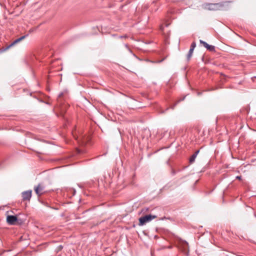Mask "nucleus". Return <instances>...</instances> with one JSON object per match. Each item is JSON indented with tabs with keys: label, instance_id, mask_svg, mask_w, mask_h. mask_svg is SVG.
Wrapping results in <instances>:
<instances>
[{
	"label": "nucleus",
	"instance_id": "f257e3e1",
	"mask_svg": "<svg viewBox=\"0 0 256 256\" xmlns=\"http://www.w3.org/2000/svg\"><path fill=\"white\" fill-rule=\"evenodd\" d=\"M156 218V216H152L151 214H148L144 216L140 217L139 218V225L143 226L145 224L146 222L151 221L152 220Z\"/></svg>",
	"mask_w": 256,
	"mask_h": 256
},
{
	"label": "nucleus",
	"instance_id": "f03ea898",
	"mask_svg": "<svg viewBox=\"0 0 256 256\" xmlns=\"http://www.w3.org/2000/svg\"><path fill=\"white\" fill-rule=\"evenodd\" d=\"M45 187L42 184H39L34 187V190L36 194L39 196L46 192Z\"/></svg>",
	"mask_w": 256,
	"mask_h": 256
},
{
	"label": "nucleus",
	"instance_id": "7ed1b4c3",
	"mask_svg": "<svg viewBox=\"0 0 256 256\" xmlns=\"http://www.w3.org/2000/svg\"><path fill=\"white\" fill-rule=\"evenodd\" d=\"M26 36H21L20 38H17L16 40H14L11 44L8 46L6 48H3L2 49L0 50L1 52H4L8 50L10 48H11L12 46H14L15 44H17L18 42H20L22 40H24Z\"/></svg>",
	"mask_w": 256,
	"mask_h": 256
},
{
	"label": "nucleus",
	"instance_id": "20e7f679",
	"mask_svg": "<svg viewBox=\"0 0 256 256\" xmlns=\"http://www.w3.org/2000/svg\"><path fill=\"white\" fill-rule=\"evenodd\" d=\"M76 139L81 145L86 144L90 140L88 137L82 135H80L79 137H76Z\"/></svg>",
	"mask_w": 256,
	"mask_h": 256
},
{
	"label": "nucleus",
	"instance_id": "39448f33",
	"mask_svg": "<svg viewBox=\"0 0 256 256\" xmlns=\"http://www.w3.org/2000/svg\"><path fill=\"white\" fill-rule=\"evenodd\" d=\"M196 46V42H192V44H191L190 48L188 51V52L186 55L187 60L189 61L190 60V58L192 56V54H193L194 49L195 48Z\"/></svg>",
	"mask_w": 256,
	"mask_h": 256
},
{
	"label": "nucleus",
	"instance_id": "423d86ee",
	"mask_svg": "<svg viewBox=\"0 0 256 256\" xmlns=\"http://www.w3.org/2000/svg\"><path fill=\"white\" fill-rule=\"evenodd\" d=\"M32 192L31 190L25 191L22 192V197L23 200H30L32 197Z\"/></svg>",
	"mask_w": 256,
	"mask_h": 256
},
{
	"label": "nucleus",
	"instance_id": "0eeeda50",
	"mask_svg": "<svg viewBox=\"0 0 256 256\" xmlns=\"http://www.w3.org/2000/svg\"><path fill=\"white\" fill-rule=\"evenodd\" d=\"M6 220L9 224H14L18 220V218L16 216H8Z\"/></svg>",
	"mask_w": 256,
	"mask_h": 256
},
{
	"label": "nucleus",
	"instance_id": "6e6552de",
	"mask_svg": "<svg viewBox=\"0 0 256 256\" xmlns=\"http://www.w3.org/2000/svg\"><path fill=\"white\" fill-rule=\"evenodd\" d=\"M199 152L200 150L196 151L195 152L190 156V158L189 159L190 163L192 164L195 161V159Z\"/></svg>",
	"mask_w": 256,
	"mask_h": 256
},
{
	"label": "nucleus",
	"instance_id": "1a4fd4ad",
	"mask_svg": "<svg viewBox=\"0 0 256 256\" xmlns=\"http://www.w3.org/2000/svg\"><path fill=\"white\" fill-rule=\"evenodd\" d=\"M186 98V96H184V97H182V98H180L178 100H177V102L174 104L172 106V108L174 109V107L178 103L180 102L181 101H182L184 100Z\"/></svg>",
	"mask_w": 256,
	"mask_h": 256
},
{
	"label": "nucleus",
	"instance_id": "9d476101",
	"mask_svg": "<svg viewBox=\"0 0 256 256\" xmlns=\"http://www.w3.org/2000/svg\"><path fill=\"white\" fill-rule=\"evenodd\" d=\"M206 49L210 52H215V47L212 45H210Z\"/></svg>",
	"mask_w": 256,
	"mask_h": 256
},
{
	"label": "nucleus",
	"instance_id": "9b49d317",
	"mask_svg": "<svg viewBox=\"0 0 256 256\" xmlns=\"http://www.w3.org/2000/svg\"><path fill=\"white\" fill-rule=\"evenodd\" d=\"M200 42L201 44H202L206 48H208V46H210L208 44H207L206 42L203 41L202 40H200Z\"/></svg>",
	"mask_w": 256,
	"mask_h": 256
},
{
	"label": "nucleus",
	"instance_id": "f8f14e48",
	"mask_svg": "<svg viewBox=\"0 0 256 256\" xmlns=\"http://www.w3.org/2000/svg\"><path fill=\"white\" fill-rule=\"evenodd\" d=\"M120 38H128V36L126 35H124V36H120Z\"/></svg>",
	"mask_w": 256,
	"mask_h": 256
},
{
	"label": "nucleus",
	"instance_id": "ddd939ff",
	"mask_svg": "<svg viewBox=\"0 0 256 256\" xmlns=\"http://www.w3.org/2000/svg\"><path fill=\"white\" fill-rule=\"evenodd\" d=\"M78 153L80 154V153L83 152H83V151H82V150H80L78 149Z\"/></svg>",
	"mask_w": 256,
	"mask_h": 256
},
{
	"label": "nucleus",
	"instance_id": "4468645a",
	"mask_svg": "<svg viewBox=\"0 0 256 256\" xmlns=\"http://www.w3.org/2000/svg\"><path fill=\"white\" fill-rule=\"evenodd\" d=\"M125 46L128 50L130 51V50L127 44H125Z\"/></svg>",
	"mask_w": 256,
	"mask_h": 256
},
{
	"label": "nucleus",
	"instance_id": "2eb2a0df",
	"mask_svg": "<svg viewBox=\"0 0 256 256\" xmlns=\"http://www.w3.org/2000/svg\"><path fill=\"white\" fill-rule=\"evenodd\" d=\"M236 179H238V180H241V178H242V176H237L236 177Z\"/></svg>",
	"mask_w": 256,
	"mask_h": 256
},
{
	"label": "nucleus",
	"instance_id": "dca6fc26",
	"mask_svg": "<svg viewBox=\"0 0 256 256\" xmlns=\"http://www.w3.org/2000/svg\"><path fill=\"white\" fill-rule=\"evenodd\" d=\"M62 95V93H61L60 94L59 97L61 96Z\"/></svg>",
	"mask_w": 256,
	"mask_h": 256
}]
</instances>
